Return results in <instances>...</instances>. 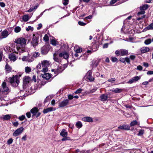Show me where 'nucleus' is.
I'll return each mask as SVG.
<instances>
[{
	"mask_svg": "<svg viewBox=\"0 0 153 153\" xmlns=\"http://www.w3.org/2000/svg\"><path fill=\"white\" fill-rule=\"evenodd\" d=\"M26 40L24 38H21L20 39V49H21V52L23 53L24 52L25 50L24 48L26 45Z\"/></svg>",
	"mask_w": 153,
	"mask_h": 153,
	"instance_id": "5",
	"label": "nucleus"
},
{
	"mask_svg": "<svg viewBox=\"0 0 153 153\" xmlns=\"http://www.w3.org/2000/svg\"><path fill=\"white\" fill-rule=\"evenodd\" d=\"M110 91L115 93H120L123 91V89L121 88H113L110 90Z\"/></svg>",
	"mask_w": 153,
	"mask_h": 153,
	"instance_id": "22",
	"label": "nucleus"
},
{
	"mask_svg": "<svg viewBox=\"0 0 153 153\" xmlns=\"http://www.w3.org/2000/svg\"><path fill=\"white\" fill-rule=\"evenodd\" d=\"M27 61L28 62H31L33 61V57L28 56Z\"/></svg>",
	"mask_w": 153,
	"mask_h": 153,
	"instance_id": "37",
	"label": "nucleus"
},
{
	"mask_svg": "<svg viewBox=\"0 0 153 153\" xmlns=\"http://www.w3.org/2000/svg\"><path fill=\"white\" fill-rule=\"evenodd\" d=\"M14 31L16 33H18V32H19V26L16 27L15 28Z\"/></svg>",
	"mask_w": 153,
	"mask_h": 153,
	"instance_id": "49",
	"label": "nucleus"
},
{
	"mask_svg": "<svg viewBox=\"0 0 153 153\" xmlns=\"http://www.w3.org/2000/svg\"><path fill=\"white\" fill-rule=\"evenodd\" d=\"M144 133V131L143 130H140L139 131V132L138 134V136H141Z\"/></svg>",
	"mask_w": 153,
	"mask_h": 153,
	"instance_id": "45",
	"label": "nucleus"
},
{
	"mask_svg": "<svg viewBox=\"0 0 153 153\" xmlns=\"http://www.w3.org/2000/svg\"><path fill=\"white\" fill-rule=\"evenodd\" d=\"M25 118V116L24 115H22L20 117V120H23Z\"/></svg>",
	"mask_w": 153,
	"mask_h": 153,
	"instance_id": "55",
	"label": "nucleus"
},
{
	"mask_svg": "<svg viewBox=\"0 0 153 153\" xmlns=\"http://www.w3.org/2000/svg\"><path fill=\"white\" fill-rule=\"evenodd\" d=\"M120 61L122 62L123 63H125V58H120Z\"/></svg>",
	"mask_w": 153,
	"mask_h": 153,
	"instance_id": "58",
	"label": "nucleus"
},
{
	"mask_svg": "<svg viewBox=\"0 0 153 153\" xmlns=\"http://www.w3.org/2000/svg\"><path fill=\"white\" fill-rule=\"evenodd\" d=\"M68 99L69 100H72L74 98V96L72 95L69 94L68 95Z\"/></svg>",
	"mask_w": 153,
	"mask_h": 153,
	"instance_id": "59",
	"label": "nucleus"
},
{
	"mask_svg": "<svg viewBox=\"0 0 153 153\" xmlns=\"http://www.w3.org/2000/svg\"><path fill=\"white\" fill-rule=\"evenodd\" d=\"M41 63H39L37 65V67L38 69H41V71L45 73L47 72L48 70V67L49 66V61L47 60H44L41 62Z\"/></svg>",
	"mask_w": 153,
	"mask_h": 153,
	"instance_id": "1",
	"label": "nucleus"
},
{
	"mask_svg": "<svg viewBox=\"0 0 153 153\" xmlns=\"http://www.w3.org/2000/svg\"><path fill=\"white\" fill-rule=\"evenodd\" d=\"M125 62H126L127 63H130V60L129 59V58L128 57L125 58Z\"/></svg>",
	"mask_w": 153,
	"mask_h": 153,
	"instance_id": "51",
	"label": "nucleus"
},
{
	"mask_svg": "<svg viewBox=\"0 0 153 153\" xmlns=\"http://www.w3.org/2000/svg\"><path fill=\"white\" fill-rule=\"evenodd\" d=\"M42 77L46 80H48L51 78V75L49 73H46L42 74Z\"/></svg>",
	"mask_w": 153,
	"mask_h": 153,
	"instance_id": "15",
	"label": "nucleus"
},
{
	"mask_svg": "<svg viewBox=\"0 0 153 153\" xmlns=\"http://www.w3.org/2000/svg\"><path fill=\"white\" fill-rule=\"evenodd\" d=\"M74 51L77 53H79L81 52L82 51V48H79L78 46H76L74 48Z\"/></svg>",
	"mask_w": 153,
	"mask_h": 153,
	"instance_id": "29",
	"label": "nucleus"
},
{
	"mask_svg": "<svg viewBox=\"0 0 153 153\" xmlns=\"http://www.w3.org/2000/svg\"><path fill=\"white\" fill-rule=\"evenodd\" d=\"M136 58V56L134 55H131L129 58L132 60H134Z\"/></svg>",
	"mask_w": 153,
	"mask_h": 153,
	"instance_id": "50",
	"label": "nucleus"
},
{
	"mask_svg": "<svg viewBox=\"0 0 153 153\" xmlns=\"http://www.w3.org/2000/svg\"><path fill=\"white\" fill-rule=\"evenodd\" d=\"M76 126L78 128H79L82 126V124L80 121L77 122L76 123Z\"/></svg>",
	"mask_w": 153,
	"mask_h": 153,
	"instance_id": "32",
	"label": "nucleus"
},
{
	"mask_svg": "<svg viewBox=\"0 0 153 153\" xmlns=\"http://www.w3.org/2000/svg\"><path fill=\"white\" fill-rule=\"evenodd\" d=\"M151 42L152 40L151 39H149L147 40H146L144 42V43L146 45H148L151 43Z\"/></svg>",
	"mask_w": 153,
	"mask_h": 153,
	"instance_id": "36",
	"label": "nucleus"
},
{
	"mask_svg": "<svg viewBox=\"0 0 153 153\" xmlns=\"http://www.w3.org/2000/svg\"><path fill=\"white\" fill-rule=\"evenodd\" d=\"M31 80V79L30 77L28 76H25L23 78V81L24 84H27L30 82Z\"/></svg>",
	"mask_w": 153,
	"mask_h": 153,
	"instance_id": "16",
	"label": "nucleus"
},
{
	"mask_svg": "<svg viewBox=\"0 0 153 153\" xmlns=\"http://www.w3.org/2000/svg\"><path fill=\"white\" fill-rule=\"evenodd\" d=\"M69 102V101L68 99L64 100L59 102V106L61 108L64 107L68 105Z\"/></svg>",
	"mask_w": 153,
	"mask_h": 153,
	"instance_id": "10",
	"label": "nucleus"
},
{
	"mask_svg": "<svg viewBox=\"0 0 153 153\" xmlns=\"http://www.w3.org/2000/svg\"><path fill=\"white\" fill-rule=\"evenodd\" d=\"M60 135L64 137H66L68 135V132L65 129H63L60 132Z\"/></svg>",
	"mask_w": 153,
	"mask_h": 153,
	"instance_id": "18",
	"label": "nucleus"
},
{
	"mask_svg": "<svg viewBox=\"0 0 153 153\" xmlns=\"http://www.w3.org/2000/svg\"><path fill=\"white\" fill-rule=\"evenodd\" d=\"M30 111L31 113L33 114L32 116L33 117L35 115L37 112L38 111V110L37 108L34 107L31 109Z\"/></svg>",
	"mask_w": 153,
	"mask_h": 153,
	"instance_id": "20",
	"label": "nucleus"
},
{
	"mask_svg": "<svg viewBox=\"0 0 153 153\" xmlns=\"http://www.w3.org/2000/svg\"><path fill=\"white\" fill-rule=\"evenodd\" d=\"M28 56H24L22 58V60L23 61H27V60Z\"/></svg>",
	"mask_w": 153,
	"mask_h": 153,
	"instance_id": "46",
	"label": "nucleus"
},
{
	"mask_svg": "<svg viewBox=\"0 0 153 153\" xmlns=\"http://www.w3.org/2000/svg\"><path fill=\"white\" fill-rule=\"evenodd\" d=\"M53 59L55 61L57 62L59 64V62H61L60 59L59 57L58 56L56 55L55 53L53 54Z\"/></svg>",
	"mask_w": 153,
	"mask_h": 153,
	"instance_id": "25",
	"label": "nucleus"
},
{
	"mask_svg": "<svg viewBox=\"0 0 153 153\" xmlns=\"http://www.w3.org/2000/svg\"><path fill=\"white\" fill-rule=\"evenodd\" d=\"M5 69L6 73H8L11 71L12 68L10 66L7 64L5 66Z\"/></svg>",
	"mask_w": 153,
	"mask_h": 153,
	"instance_id": "19",
	"label": "nucleus"
},
{
	"mask_svg": "<svg viewBox=\"0 0 153 153\" xmlns=\"http://www.w3.org/2000/svg\"><path fill=\"white\" fill-rule=\"evenodd\" d=\"M82 120L84 122H89L93 121L92 118L90 117H84L82 118Z\"/></svg>",
	"mask_w": 153,
	"mask_h": 153,
	"instance_id": "17",
	"label": "nucleus"
},
{
	"mask_svg": "<svg viewBox=\"0 0 153 153\" xmlns=\"http://www.w3.org/2000/svg\"><path fill=\"white\" fill-rule=\"evenodd\" d=\"M26 115L27 118H30L31 117V114L30 112H27L26 113Z\"/></svg>",
	"mask_w": 153,
	"mask_h": 153,
	"instance_id": "60",
	"label": "nucleus"
},
{
	"mask_svg": "<svg viewBox=\"0 0 153 153\" xmlns=\"http://www.w3.org/2000/svg\"><path fill=\"white\" fill-rule=\"evenodd\" d=\"M19 134V128L17 129L13 133V135L14 136H16Z\"/></svg>",
	"mask_w": 153,
	"mask_h": 153,
	"instance_id": "33",
	"label": "nucleus"
},
{
	"mask_svg": "<svg viewBox=\"0 0 153 153\" xmlns=\"http://www.w3.org/2000/svg\"><path fill=\"white\" fill-rule=\"evenodd\" d=\"M9 34V32L7 30H4L1 33V35L0 36V39H1L7 37Z\"/></svg>",
	"mask_w": 153,
	"mask_h": 153,
	"instance_id": "13",
	"label": "nucleus"
},
{
	"mask_svg": "<svg viewBox=\"0 0 153 153\" xmlns=\"http://www.w3.org/2000/svg\"><path fill=\"white\" fill-rule=\"evenodd\" d=\"M149 48L147 47H143L141 48V51L142 53H145L149 51Z\"/></svg>",
	"mask_w": 153,
	"mask_h": 153,
	"instance_id": "26",
	"label": "nucleus"
},
{
	"mask_svg": "<svg viewBox=\"0 0 153 153\" xmlns=\"http://www.w3.org/2000/svg\"><path fill=\"white\" fill-rule=\"evenodd\" d=\"M15 44H14V47L12 49L13 52H15L16 53H18L19 49V38H17L14 41Z\"/></svg>",
	"mask_w": 153,
	"mask_h": 153,
	"instance_id": "4",
	"label": "nucleus"
},
{
	"mask_svg": "<svg viewBox=\"0 0 153 153\" xmlns=\"http://www.w3.org/2000/svg\"><path fill=\"white\" fill-rule=\"evenodd\" d=\"M51 44L53 45H56V41L54 40H52L51 41Z\"/></svg>",
	"mask_w": 153,
	"mask_h": 153,
	"instance_id": "52",
	"label": "nucleus"
},
{
	"mask_svg": "<svg viewBox=\"0 0 153 153\" xmlns=\"http://www.w3.org/2000/svg\"><path fill=\"white\" fill-rule=\"evenodd\" d=\"M33 38L31 42V45L35 48L38 44L39 40L38 38L35 36V34H33Z\"/></svg>",
	"mask_w": 153,
	"mask_h": 153,
	"instance_id": "6",
	"label": "nucleus"
},
{
	"mask_svg": "<svg viewBox=\"0 0 153 153\" xmlns=\"http://www.w3.org/2000/svg\"><path fill=\"white\" fill-rule=\"evenodd\" d=\"M45 42H47L49 40V39L48 36L47 34H45L43 38Z\"/></svg>",
	"mask_w": 153,
	"mask_h": 153,
	"instance_id": "38",
	"label": "nucleus"
},
{
	"mask_svg": "<svg viewBox=\"0 0 153 153\" xmlns=\"http://www.w3.org/2000/svg\"><path fill=\"white\" fill-rule=\"evenodd\" d=\"M0 6L2 7H4L5 6V4L4 2H0Z\"/></svg>",
	"mask_w": 153,
	"mask_h": 153,
	"instance_id": "63",
	"label": "nucleus"
},
{
	"mask_svg": "<svg viewBox=\"0 0 153 153\" xmlns=\"http://www.w3.org/2000/svg\"><path fill=\"white\" fill-rule=\"evenodd\" d=\"M92 71L91 70H89L88 71L86 74V79L89 80L90 82L94 81V78L92 76Z\"/></svg>",
	"mask_w": 153,
	"mask_h": 153,
	"instance_id": "9",
	"label": "nucleus"
},
{
	"mask_svg": "<svg viewBox=\"0 0 153 153\" xmlns=\"http://www.w3.org/2000/svg\"><path fill=\"white\" fill-rule=\"evenodd\" d=\"M27 139V135L26 134H25L24 136H23L21 139V140L22 141H25Z\"/></svg>",
	"mask_w": 153,
	"mask_h": 153,
	"instance_id": "53",
	"label": "nucleus"
},
{
	"mask_svg": "<svg viewBox=\"0 0 153 153\" xmlns=\"http://www.w3.org/2000/svg\"><path fill=\"white\" fill-rule=\"evenodd\" d=\"M149 5L148 4H145L140 7V10H146L148 7Z\"/></svg>",
	"mask_w": 153,
	"mask_h": 153,
	"instance_id": "30",
	"label": "nucleus"
},
{
	"mask_svg": "<svg viewBox=\"0 0 153 153\" xmlns=\"http://www.w3.org/2000/svg\"><path fill=\"white\" fill-rule=\"evenodd\" d=\"M146 28L148 30L153 29V23L151 24Z\"/></svg>",
	"mask_w": 153,
	"mask_h": 153,
	"instance_id": "39",
	"label": "nucleus"
},
{
	"mask_svg": "<svg viewBox=\"0 0 153 153\" xmlns=\"http://www.w3.org/2000/svg\"><path fill=\"white\" fill-rule=\"evenodd\" d=\"M117 58L115 57H112L111 58V61L114 62H115L117 61Z\"/></svg>",
	"mask_w": 153,
	"mask_h": 153,
	"instance_id": "47",
	"label": "nucleus"
},
{
	"mask_svg": "<svg viewBox=\"0 0 153 153\" xmlns=\"http://www.w3.org/2000/svg\"><path fill=\"white\" fill-rule=\"evenodd\" d=\"M13 142V139L12 138H10L7 141V143L8 145L11 144Z\"/></svg>",
	"mask_w": 153,
	"mask_h": 153,
	"instance_id": "42",
	"label": "nucleus"
},
{
	"mask_svg": "<svg viewBox=\"0 0 153 153\" xmlns=\"http://www.w3.org/2000/svg\"><path fill=\"white\" fill-rule=\"evenodd\" d=\"M68 0H64L62 2L64 5H66L68 4Z\"/></svg>",
	"mask_w": 153,
	"mask_h": 153,
	"instance_id": "48",
	"label": "nucleus"
},
{
	"mask_svg": "<svg viewBox=\"0 0 153 153\" xmlns=\"http://www.w3.org/2000/svg\"><path fill=\"white\" fill-rule=\"evenodd\" d=\"M25 72L27 73H29L31 72V69L30 67L28 66L26 67L25 68Z\"/></svg>",
	"mask_w": 153,
	"mask_h": 153,
	"instance_id": "31",
	"label": "nucleus"
},
{
	"mask_svg": "<svg viewBox=\"0 0 153 153\" xmlns=\"http://www.w3.org/2000/svg\"><path fill=\"white\" fill-rule=\"evenodd\" d=\"M59 57H63V58L65 59H68L69 57V54L68 53L64 52L60 53L59 54Z\"/></svg>",
	"mask_w": 153,
	"mask_h": 153,
	"instance_id": "14",
	"label": "nucleus"
},
{
	"mask_svg": "<svg viewBox=\"0 0 153 153\" xmlns=\"http://www.w3.org/2000/svg\"><path fill=\"white\" fill-rule=\"evenodd\" d=\"M101 100L103 101H105L107 100L108 98V97L106 94H103L100 96Z\"/></svg>",
	"mask_w": 153,
	"mask_h": 153,
	"instance_id": "27",
	"label": "nucleus"
},
{
	"mask_svg": "<svg viewBox=\"0 0 153 153\" xmlns=\"http://www.w3.org/2000/svg\"><path fill=\"white\" fill-rule=\"evenodd\" d=\"M118 128L122 130H129V127L127 125H122L118 127Z\"/></svg>",
	"mask_w": 153,
	"mask_h": 153,
	"instance_id": "23",
	"label": "nucleus"
},
{
	"mask_svg": "<svg viewBox=\"0 0 153 153\" xmlns=\"http://www.w3.org/2000/svg\"><path fill=\"white\" fill-rule=\"evenodd\" d=\"M79 25L81 26H85L86 25V23H84L82 22L79 21L78 22Z\"/></svg>",
	"mask_w": 153,
	"mask_h": 153,
	"instance_id": "43",
	"label": "nucleus"
},
{
	"mask_svg": "<svg viewBox=\"0 0 153 153\" xmlns=\"http://www.w3.org/2000/svg\"><path fill=\"white\" fill-rule=\"evenodd\" d=\"M148 75L153 74V71H149L147 73Z\"/></svg>",
	"mask_w": 153,
	"mask_h": 153,
	"instance_id": "64",
	"label": "nucleus"
},
{
	"mask_svg": "<svg viewBox=\"0 0 153 153\" xmlns=\"http://www.w3.org/2000/svg\"><path fill=\"white\" fill-rule=\"evenodd\" d=\"M40 54L38 52H35L33 54V56L34 57H38L39 56Z\"/></svg>",
	"mask_w": 153,
	"mask_h": 153,
	"instance_id": "41",
	"label": "nucleus"
},
{
	"mask_svg": "<svg viewBox=\"0 0 153 153\" xmlns=\"http://www.w3.org/2000/svg\"><path fill=\"white\" fill-rule=\"evenodd\" d=\"M26 30L27 31H28L30 30H31L32 31H33V27L29 26L27 27V28H26Z\"/></svg>",
	"mask_w": 153,
	"mask_h": 153,
	"instance_id": "40",
	"label": "nucleus"
},
{
	"mask_svg": "<svg viewBox=\"0 0 153 153\" xmlns=\"http://www.w3.org/2000/svg\"><path fill=\"white\" fill-rule=\"evenodd\" d=\"M137 123V122L136 120L132 121L130 123V125L131 126H134Z\"/></svg>",
	"mask_w": 153,
	"mask_h": 153,
	"instance_id": "35",
	"label": "nucleus"
},
{
	"mask_svg": "<svg viewBox=\"0 0 153 153\" xmlns=\"http://www.w3.org/2000/svg\"><path fill=\"white\" fill-rule=\"evenodd\" d=\"M16 54V53L13 52V53H11L9 55V57L10 60L11 61L14 62L16 59V58L18 57V56H16L15 54ZM17 53V54H18Z\"/></svg>",
	"mask_w": 153,
	"mask_h": 153,
	"instance_id": "12",
	"label": "nucleus"
},
{
	"mask_svg": "<svg viewBox=\"0 0 153 153\" xmlns=\"http://www.w3.org/2000/svg\"><path fill=\"white\" fill-rule=\"evenodd\" d=\"M117 1V0H111L110 2V4H113L115 3Z\"/></svg>",
	"mask_w": 153,
	"mask_h": 153,
	"instance_id": "62",
	"label": "nucleus"
},
{
	"mask_svg": "<svg viewBox=\"0 0 153 153\" xmlns=\"http://www.w3.org/2000/svg\"><path fill=\"white\" fill-rule=\"evenodd\" d=\"M120 52L121 56L127 55L128 54V51L125 49H120Z\"/></svg>",
	"mask_w": 153,
	"mask_h": 153,
	"instance_id": "24",
	"label": "nucleus"
},
{
	"mask_svg": "<svg viewBox=\"0 0 153 153\" xmlns=\"http://www.w3.org/2000/svg\"><path fill=\"white\" fill-rule=\"evenodd\" d=\"M11 114H6L3 116V119L4 120H8L10 119Z\"/></svg>",
	"mask_w": 153,
	"mask_h": 153,
	"instance_id": "28",
	"label": "nucleus"
},
{
	"mask_svg": "<svg viewBox=\"0 0 153 153\" xmlns=\"http://www.w3.org/2000/svg\"><path fill=\"white\" fill-rule=\"evenodd\" d=\"M65 68V65H62L60 64H59V65L57 66L56 68L52 70V71H54L56 75L59 73H61L64 71Z\"/></svg>",
	"mask_w": 153,
	"mask_h": 153,
	"instance_id": "3",
	"label": "nucleus"
},
{
	"mask_svg": "<svg viewBox=\"0 0 153 153\" xmlns=\"http://www.w3.org/2000/svg\"><path fill=\"white\" fill-rule=\"evenodd\" d=\"M115 53L116 55L119 56L121 55V53L120 52V51H118V50H117L115 52Z\"/></svg>",
	"mask_w": 153,
	"mask_h": 153,
	"instance_id": "54",
	"label": "nucleus"
},
{
	"mask_svg": "<svg viewBox=\"0 0 153 153\" xmlns=\"http://www.w3.org/2000/svg\"><path fill=\"white\" fill-rule=\"evenodd\" d=\"M116 80V79L115 78H112L108 79V81L109 82H112L113 81H114Z\"/></svg>",
	"mask_w": 153,
	"mask_h": 153,
	"instance_id": "56",
	"label": "nucleus"
},
{
	"mask_svg": "<svg viewBox=\"0 0 153 153\" xmlns=\"http://www.w3.org/2000/svg\"><path fill=\"white\" fill-rule=\"evenodd\" d=\"M82 91V89L81 88H79L76 90L74 92L75 94H79Z\"/></svg>",
	"mask_w": 153,
	"mask_h": 153,
	"instance_id": "44",
	"label": "nucleus"
},
{
	"mask_svg": "<svg viewBox=\"0 0 153 153\" xmlns=\"http://www.w3.org/2000/svg\"><path fill=\"white\" fill-rule=\"evenodd\" d=\"M22 19L25 22H27L28 20V16L27 15H25L22 17Z\"/></svg>",
	"mask_w": 153,
	"mask_h": 153,
	"instance_id": "34",
	"label": "nucleus"
},
{
	"mask_svg": "<svg viewBox=\"0 0 153 153\" xmlns=\"http://www.w3.org/2000/svg\"><path fill=\"white\" fill-rule=\"evenodd\" d=\"M49 48L48 45H45L41 48V52L43 55L46 54L49 51Z\"/></svg>",
	"mask_w": 153,
	"mask_h": 153,
	"instance_id": "8",
	"label": "nucleus"
},
{
	"mask_svg": "<svg viewBox=\"0 0 153 153\" xmlns=\"http://www.w3.org/2000/svg\"><path fill=\"white\" fill-rule=\"evenodd\" d=\"M137 69L141 71L143 69V67L140 65H139L137 66Z\"/></svg>",
	"mask_w": 153,
	"mask_h": 153,
	"instance_id": "61",
	"label": "nucleus"
},
{
	"mask_svg": "<svg viewBox=\"0 0 153 153\" xmlns=\"http://www.w3.org/2000/svg\"><path fill=\"white\" fill-rule=\"evenodd\" d=\"M140 79V76H134L131 79H130L128 82V83L129 84H131L135 82Z\"/></svg>",
	"mask_w": 153,
	"mask_h": 153,
	"instance_id": "11",
	"label": "nucleus"
},
{
	"mask_svg": "<svg viewBox=\"0 0 153 153\" xmlns=\"http://www.w3.org/2000/svg\"><path fill=\"white\" fill-rule=\"evenodd\" d=\"M9 88L5 82H3L1 84V88H0V92H7L9 91Z\"/></svg>",
	"mask_w": 153,
	"mask_h": 153,
	"instance_id": "7",
	"label": "nucleus"
},
{
	"mask_svg": "<svg viewBox=\"0 0 153 153\" xmlns=\"http://www.w3.org/2000/svg\"><path fill=\"white\" fill-rule=\"evenodd\" d=\"M141 11L140 12H139L138 13V15H140V14H143L145 13L144 10H140Z\"/></svg>",
	"mask_w": 153,
	"mask_h": 153,
	"instance_id": "57",
	"label": "nucleus"
},
{
	"mask_svg": "<svg viewBox=\"0 0 153 153\" xmlns=\"http://www.w3.org/2000/svg\"><path fill=\"white\" fill-rule=\"evenodd\" d=\"M56 110L55 108H54L53 109L52 107H50L48 108H47L46 109H44L43 111V113L44 114H46L48 113L49 112H51L53 110L55 111Z\"/></svg>",
	"mask_w": 153,
	"mask_h": 153,
	"instance_id": "21",
	"label": "nucleus"
},
{
	"mask_svg": "<svg viewBox=\"0 0 153 153\" xmlns=\"http://www.w3.org/2000/svg\"><path fill=\"white\" fill-rule=\"evenodd\" d=\"M8 80L13 87L17 86L19 84V77L18 76H13L12 77L9 78Z\"/></svg>",
	"mask_w": 153,
	"mask_h": 153,
	"instance_id": "2",
	"label": "nucleus"
}]
</instances>
